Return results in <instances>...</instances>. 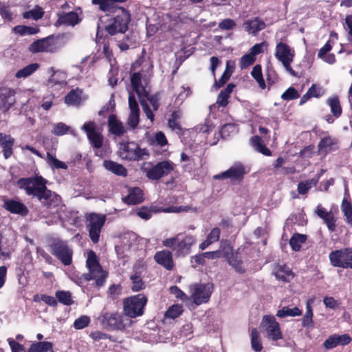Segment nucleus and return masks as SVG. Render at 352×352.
Segmentation results:
<instances>
[{
	"label": "nucleus",
	"instance_id": "48",
	"mask_svg": "<svg viewBox=\"0 0 352 352\" xmlns=\"http://www.w3.org/2000/svg\"><path fill=\"white\" fill-rule=\"evenodd\" d=\"M44 15V11L42 8L38 6H36L34 9L29 11L25 12L23 14L24 19H32L34 20H38L41 19Z\"/></svg>",
	"mask_w": 352,
	"mask_h": 352
},
{
	"label": "nucleus",
	"instance_id": "16",
	"mask_svg": "<svg viewBox=\"0 0 352 352\" xmlns=\"http://www.w3.org/2000/svg\"><path fill=\"white\" fill-rule=\"evenodd\" d=\"M126 1L127 0H91V3L98 6L99 11L105 13L107 16H110L120 12L121 9H125L119 4Z\"/></svg>",
	"mask_w": 352,
	"mask_h": 352
},
{
	"label": "nucleus",
	"instance_id": "46",
	"mask_svg": "<svg viewBox=\"0 0 352 352\" xmlns=\"http://www.w3.org/2000/svg\"><path fill=\"white\" fill-rule=\"evenodd\" d=\"M39 67L38 63L30 64L21 69H19L15 76L17 78H26L32 74Z\"/></svg>",
	"mask_w": 352,
	"mask_h": 352
},
{
	"label": "nucleus",
	"instance_id": "3",
	"mask_svg": "<svg viewBox=\"0 0 352 352\" xmlns=\"http://www.w3.org/2000/svg\"><path fill=\"white\" fill-rule=\"evenodd\" d=\"M148 298L144 294L133 295L123 300V313L129 318H135L144 314Z\"/></svg>",
	"mask_w": 352,
	"mask_h": 352
},
{
	"label": "nucleus",
	"instance_id": "64",
	"mask_svg": "<svg viewBox=\"0 0 352 352\" xmlns=\"http://www.w3.org/2000/svg\"><path fill=\"white\" fill-rule=\"evenodd\" d=\"M323 302L327 307L333 309L338 308L340 305V302L334 299V298L330 296L324 297L323 299Z\"/></svg>",
	"mask_w": 352,
	"mask_h": 352
},
{
	"label": "nucleus",
	"instance_id": "1",
	"mask_svg": "<svg viewBox=\"0 0 352 352\" xmlns=\"http://www.w3.org/2000/svg\"><path fill=\"white\" fill-rule=\"evenodd\" d=\"M47 181L42 176L22 177L17 180V186L23 190L26 195L36 199L41 206L47 209L58 206L61 201L60 196L48 189Z\"/></svg>",
	"mask_w": 352,
	"mask_h": 352
},
{
	"label": "nucleus",
	"instance_id": "28",
	"mask_svg": "<svg viewBox=\"0 0 352 352\" xmlns=\"http://www.w3.org/2000/svg\"><path fill=\"white\" fill-rule=\"evenodd\" d=\"M103 166L107 170L111 172L118 176L121 177H126L127 176V170L126 168L122 164H118L112 160H104L103 162Z\"/></svg>",
	"mask_w": 352,
	"mask_h": 352
},
{
	"label": "nucleus",
	"instance_id": "42",
	"mask_svg": "<svg viewBox=\"0 0 352 352\" xmlns=\"http://www.w3.org/2000/svg\"><path fill=\"white\" fill-rule=\"evenodd\" d=\"M52 346L50 342H36L31 344L29 352H47L52 349Z\"/></svg>",
	"mask_w": 352,
	"mask_h": 352
},
{
	"label": "nucleus",
	"instance_id": "45",
	"mask_svg": "<svg viewBox=\"0 0 352 352\" xmlns=\"http://www.w3.org/2000/svg\"><path fill=\"white\" fill-rule=\"evenodd\" d=\"M302 314V311L297 307L292 309L288 307H284L279 309L276 313V316L278 318H285L287 316H298Z\"/></svg>",
	"mask_w": 352,
	"mask_h": 352
},
{
	"label": "nucleus",
	"instance_id": "20",
	"mask_svg": "<svg viewBox=\"0 0 352 352\" xmlns=\"http://www.w3.org/2000/svg\"><path fill=\"white\" fill-rule=\"evenodd\" d=\"M155 261L167 270H173L175 263L173 258V254L170 251L163 250L157 251L154 255Z\"/></svg>",
	"mask_w": 352,
	"mask_h": 352
},
{
	"label": "nucleus",
	"instance_id": "22",
	"mask_svg": "<svg viewBox=\"0 0 352 352\" xmlns=\"http://www.w3.org/2000/svg\"><path fill=\"white\" fill-rule=\"evenodd\" d=\"M273 274L276 279L285 283L290 282L295 276L294 272L286 264H277L273 270Z\"/></svg>",
	"mask_w": 352,
	"mask_h": 352
},
{
	"label": "nucleus",
	"instance_id": "21",
	"mask_svg": "<svg viewBox=\"0 0 352 352\" xmlns=\"http://www.w3.org/2000/svg\"><path fill=\"white\" fill-rule=\"evenodd\" d=\"M3 207L12 214L26 216L29 210L26 206L20 201L13 199H5Z\"/></svg>",
	"mask_w": 352,
	"mask_h": 352
},
{
	"label": "nucleus",
	"instance_id": "11",
	"mask_svg": "<svg viewBox=\"0 0 352 352\" xmlns=\"http://www.w3.org/2000/svg\"><path fill=\"white\" fill-rule=\"evenodd\" d=\"M331 265L344 269H352V248L333 250L329 255Z\"/></svg>",
	"mask_w": 352,
	"mask_h": 352
},
{
	"label": "nucleus",
	"instance_id": "35",
	"mask_svg": "<svg viewBox=\"0 0 352 352\" xmlns=\"http://www.w3.org/2000/svg\"><path fill=\"white\" fill-rule=\"evenodd\" d=\"M327 104L330 107L331 112L335 118H338L342 115V109L338 96L329 98Z\"/></svg>",
	"mask_w": 352,
	"mask_h": 352
},
{
	"label": "nucleus",
	"instance_id": "47",
	"mask_svg": "<svg viewBox=\"0 0 352 352\" xmlns=\"http://www.w3.org/2000/svg\"><path fill=\"white\" fill-rule=\"evenodd\" d=\"M313 311L310 300H308L306 305V312L302 320V325L304 327H313Z\"/></svg>",
	"mask_w": 352,
	"mask_h": 352
},
{
	"label": "nucleus",
	"instance_id": "43",
	"mask_svg": "<svg viewBox=\"0 0 352 352\" xmlns=\"http://www.w3.org/2000/svg\"><path fill=\"white\" fill-rule=\"evenodd\" d=\"M251 346L256 352L261 351L263 348L260 338V333L256 328L252 329L251 332Z\"/></svg>",
	"mask_w": 352,
	"mask_h": 352
},
{
	"label": "nucleus",
	"instance_id": "15",
	"mask_svg": "<svg viewBox=\"0 0 352 352\" xmlns=\"http://www.w3.org/2000/svg\"><path fill=\"white\" fill-rule=\"evenodd\" d=\"M213 285L207 284H195L192 287V298L195 305H199L208 302L212 293Z\"/></svg>",
	"mask_w": 352,
	"mask_h": 352
},
{
	"label": "nucleus",
	"instance_id": "57",
	"mask_svg": "<svg viewBox=\"0 0 352 352\" xmlns=\"http://www.w3.org/2000/svg\"><path fill=\"white\" fill-rule=\"evenodd\" d=\"M69 127L65 124L59 122L54 126L52 133L55 135L60 136L66 134L69 131Z\"/></svg>",
	"mask_w": 352,
	"mask_h": 352
},
{
	"label": "nucleus",
	"instance_id": "9",
	"mask_svg": "<svg viewBox=\"0 0 352 352\" xmlns=\"http://www.w3.org/2000/svg\"><path fill=\"white\" fill-rule=\"evenodd\" d=\"M113 17L112 23L106 26L105 30L110 35L118 33L124 34L129 28L131 20V14L128 10L121 9V11Z\"/></svg>",
	"mask_w": 352,
	"mask_h": 352
},
{
	"label": "nucleus",
	"instance_id": "41",
	"mask_svg": "<svg viewBox=\"0 0 352 352\" xmlns=\"http://www.w3.org/2000/svg\"><path fill=\"white\" fill-rule=\"evenodd\" d=\"M57 300L67 306H69L74 304L72 299V293L69 291L58 290L55 293Z\"/></svg>",
	"mask_w": 352,
	"mask_h": 352
},
{
	"label": "nucleus",
	"instance_id": "34",
	"mask_svg": "<svg viewBox=\"0 0 352 352\" xmlns=\"http://www.w3.org/2000/svg\"><path fill=\"white\" fill-rule=\"evenodd\" d=\"M250 142L252 146L259 153L265 156H271L272 151L265 146L263 140L258 135H254L251 138Z\"/></svg>",
	"mask_w": 352,
	"mask_h": 352
},
{
	"label": "nucleus",
	"instance_id": "10",
	"mask_svg": "<svg viewBox=\"0 0 352 352\" xmlns=\"http://www.w3.org/2000/svg\"><path fill=\"white\" fill-rule=\"evenodd\" d=\"M246 174L245 167L241 162H236L228 170L215 175L213 178L216 180L230 179L233 184H240Z\"/></svg>",
	"mask_w": 352,
	"mask_h": 352
},
{
	"label": "nucleus",
	"instance_id": "31",
	"mask_svg": "<svg viewBox=\"0 0 352 352\" xmlns=\"http://www.w3.org/2000/svg\"><path fill=\"white\" fill-rule=\"evenodd\" d=\"M341 210L346 217V222L352 226V204L350 201V195L346 190L344 199L341 204Z\"/></svg>",
	"mask_w": 352,
	"mask_h": 352
},
{
	"label": "nucleus",
	"instance_id": "56",
	"mask_svg": "<svg viewBox=\"0 0 352 352\" xmlns=\"http://www.w3.org/2000/svg\"><path fill=\"white\" fill-rule=\"evenodd\" d=\"M140 122V112H130L127 124L133 129H135Z\"/></svg>",
	"mask_w": 352,
	"mask_h": 352
},
{
	"label": "nucleus",
	"instance_id": "50",
	"mask_svg": "<svg viewBox=\"0 0 352 352\" xmlns=\"http://www.w3.org/2000/svg\"><path fill=\"white\" fill-rule=\"evenodd\" d=\"M183 312L182 306L179 305H173L170 306L165 313V317L175 319L179 317Z\"/></svg>",
	"mask_w": 352,
	"mask_h": 352
},
{
	"label": "nucleus",
	"instance_id": "30",
	"mask_svg": "<svg viewBox=\"0 0 352 352\" xmlns=\"http://www.w3.org/2000/svg\"><path fill=\"white\" fill-rule=\"evenodd\" d=\"M108 125L109 131L116 135L121 136L125 133L122 123L117 119L116 116L114 114L109 116Z\"/></svg>",
	"mask_w": 352,
	"mask_h": 352
},
{
	"label": "nucleus",
	"instance_id": "17",
	"mask_svg": "<svg viewBox=\"0 0 352 352\" xmlns=\"http://www.w3.org/2000/svg\"><path fill=\"white\" fill-rule=\"evenodd\" d=\"M188 211V207L187 206H171L168 208H158L157 206H151L150 208L146 207L141 208L137 212V214L140 218L148 220L152 216V212H187Z\"/></svg>",
	"mask_w": 352,
	"mask_h": 352
},
{
	"label": "nucleus",
	"instance_id": "29",
	"mask_svg": "<svg viewBox=\"0 0 352 352\" xmlns=\"http://www.w3.org/2000/svg\"><path fill=\"white\" fill-rule=\"evenodd\" d=\"M144 201L143 191L138 187L129 190V195L124 198V201L128 205H136Z\"/></svg>",
	"mask_w": 352,
	"mask_h": 352
},
{
	"label": "nucleus",
	"instance_id": "25",
	"mask_svg": "<svg viewBox=\"0 0 352 352\" xmlns=\"http://www.w3.org/2000/svg\"><path fill=\"white\" fill-rule=\"evenodd\" d=\"M265 23L259 17L245 21L243 24V28L249 34L256 36L258 32L265 28Z\"/></svg>",
	"mask_w": 352,
	"mask_h": 352
},
{
	"label": "nucleus",
	"instance_id": "5",
	"mask_svg": "<svg viewBox=\"0 0 352 352\" xmlns=\"http://www.w3.org/2000/svg\"><path fill=\"white\" fill-rule=\"evenodd\" d=\"M106 216L102 214L91 212L85 216L86 229L89 236L94 243H98L100 240L101 230L105 223Z\"/></svg>",
	"mask_w": 352,
	"mask_h": 352
},
{
	"label": "nucleus",
	"instance_id": "33",
	"mask_svg": "<svg viewBox=\"0 0 352 352\" xmlns=\"http://www.w3.org/2000/svg\"><path fill=\"white\" fill-rule=\"evenodd\" d=\"M227 262L237 274H243L246 272V269L243 266V260L241 257L239 256L238 251H236L235 254L232 257L229 258Z\"/></svg>",
	"mask_w": 352,
	"mask_h": 352
},
{
	"label": "nucleus",
	"instance_id": "7",
	"mask_svg": "<svg viewBox=\"0 0 352 352\" xmlns=\"http://www.w3.org/2000/svg\"><path fill=\"white\" fill-rule=\"evenodd\" d=\"M274 55L282 63L287 72L292 76H297V73L291 67V63L293 62L295 56L294 49L291 48L285 43L279 42L276 44Z\"/></svg>",
	"mask_w": 352,
	"mask_h": 352
},
{
	"label": "nucleus",
	"instance_id": "37",
	"mask_svg": "<svg viewBox=\"0 0 352 352\" xmlns=\"http://www.w3.org/2000/svg\"><path fill=\"white\" fill-rule=\"evenodd\" d=\"M131 82L133 89L138 95L141 96L146 92L145 87L142 85V74L140 72H135L131 75Z\"/></svg>",
	"mask_w": 352,
	"mask_h": 352
},
{
	"label": "nucleus",
	"instance_id": "52",
	"mask_svg": "<svg viewBox=\"0 0 352 352\" xmlns=\"http://www.w3.org/2000/svg\"><path fill=\"white\" fill-rule=\"evenodd\" d=\"M299 96L300 95L297 90L294 87H290L283 92V94L281 95V98L283 100L289 101L297 99L299 98Z\"/></svg>",
	"mask_w": 352,
	"mask_h": 352
},
{
	"label": "nucleus",
	"instance_id": "59",
	"mask_svg": "<svg viewBox=\"0 0 352 352\" xmlns=\"http://www.w3.org/2000/svg\"><path fill=\"white\" fill-rule=\"evenodd\" d=\"M311 98H320L324 94V91L321 87L318 85L313 84L307 90Z\"/></svg>",
	"mask_w": 352,
	"mask_h": 352
},
{
	"label": "nucleus",
	"instance_id": "40",
	"mask_svg": "<svg viewBox=\"0 0 352 352\" xmlns=\"http://www.w3.org/2000/svg\"><path fill=\"white\" fill-rule=\"evenodd\" d=\"M219 251L221 257H223L226 261L235 254L233 246L227 241L221 243Z\"/></svg>",
	"mask_w": 352,
	"mask_h": 352
},
{
	"label": "nucleus",
	"instance_id": "26",
	"mask_svg": "<svg viewBox=\"0 0 352 352\" xmlns=\"http://www.w3.org/2000/svg\"><path fill=\"white\" fill-rule=\"evenodd\" d=\"M317 215L321 218L326 223L328 229L331 232H333L336 230V219L331 212H327L326 210L318 206L316 210Z\"/></svg>",
	"mask_w": 352,
	"mask_h": 352
},
{
	"label": "nucleus",
	"instance_id": "18",
	"mask_svg": "<svg viewBox=\"0 0 352 352\" xmlns=\"http://www.w3.org/2000/svg\"><path fill=\"white\" fill-rule=\"evenodd\" d=\"M16 91L8 87H0V109L3 113L8 112L15 104Z\"/></svg>",
	"mask_w": 352,
	"mask_h": 352
},
{
	"label": "nucleus",
	"instance_id": "58",
	"mask_svg": "<svg viewBox=\"0 0 352 352\" xmlns=\"http://www.w3.org/2000/svg\"><path fill=\"white\" fill-rule=\"evenodd\" d=\"M8 344L11 348L12 352H29L25 351V346L12 338L8 339Z\"/></svg>",
	"mask_w": 352,
	"mask_h": 352
},
{
	"label": "nucleus",
	"instance_id": "60",
	"mask_svg": "<svg viewBox=\"0 0 352 352\" xmlns=\"http://www.w3.org/2000/svg\"><path fill=\"white\" fill-rule=\"evenodd\" d=\"M236 25V22L231 19H226L219 23V28L222 30H232Z\"/></svg>",
	"mask_w": 352,
	"mask_h": 352
},
{
	"label": "nucleus",
	"instance_id": "61",
	"mask_svg": "<svg viewBox=\"0 0 352 352\" xmlns=\"http://www.w3.org/2000/svg\"><path fill=\"white\" fill-rule=\"evenodd\" d=\"M334 335L336 336V342H337V346H338V345H341V346L347 345L352 340V339L350 337V336L349 334H346V333H344V334H342V335H336V334H334Z\"/></svg>",
	"mask_w": 352,
	"mask_h": 352
},
{
	"label": "nucleus",
	"instance_id": "36",
	"mask_svg": "<svg viewBox=\"0 0 352 352\" xmlns=\"http://www.w3.org/2000/svg\"><path fill=\"white\" fill-rule=\"evenodd\" d=\"M307 239V236L306 234L294 233L289 240L292 250L295 252L300 251L302 245L306 242Z\"/></svg>",
	"mask_w": 352,
	"mask_h": 352
},
{
	"label": "nucleus",
	"instance_id": "8",
	"mask_svg": "<svg viewBox=\"0 0 352 352\" xmlns=\"http://www.w3.org/2000/svg\"><path fill=\"white\" fill-rule=\"evenodd\" d=\"M119 153L122 159L129 161H140L149 155L146 148H141L135 142H120Z\"/></svg>",
	"mask_w": 352,
	"mask_h": 352
},
{
	"label": "nucleus",
	"instance_id": "27",
	"mask_svg": "<svg viewBox=\"0 0 352 352\" xmlns=\"http://www.w3.org/2000/svg\"><path fill=\"white\" fill-rule=\"evenodd\" d=\"M78 14L74 11L58 14L57 23L59 25L74 26L80 22Z\"/></svg>",
	"mask_w": 352,
	"mask_h": 352
},
{
	"label": "nucleus",
	"instance_id": "6",
	"mask_svg": "<svg viewBox=\"0 0 352 352\" xmlns=\"http://www.w3.org/2000/svg\"><path fill=\"white\" fill-rule=\"evenodd\" d=\"M126 317L124 314L106 312L101 316V323L108 329L124 331L131 324V320Z\"/></svg>",
	"mask_w": 352,
	"mask_h": 352
},
{
	"label": "nucleus",
	"instance_id": "2",
	"mask_svg": "<svg viewBox=\"0 0 352 352\" xmlns=\"http://www.w3.org/2000/svg\"><path fill=\"white\" fill-rule=\"evenodd\" d=\"M196 242L194 235L179 233L175 236L164 240L162 243L164 246L170 248L177 257H184L190 253Z\"/></svg>",
	"mask_w": 352,
	"mask_h": 352
},
{
	"label": "nucleus",
	"instance_id": "51",
	"mask_svg": "<svg viewBox=\"0 0 352 352\" xmlns=\"http://www.w3.org/2000/svg\"><path fill=\"white\" fill-rule=\"evenodd\" d=\"M65 102L69 104H76L80 102V96L77 90L72 89L65 97Z\"/></svg>",
	"mask_w": 352,
	"mask_h": 352
},
{
	"label": "nucleus",
	"instance_id": "19",
	"mask_svg": "<svg viewBox=\"0 0 352 352\" xmlns=\"http://www.w3.org/2000/svg\"><path fill=\"white\" fill-rule=\"evenodd\" d=\"M87 136L89 141L93 147L100 148L103 144V136L96 129V124L94 122H86L82 126Z\"/></svg>",
	"mask_w": 352,
	"mask_h": 352
},
{
	"label": "nucleus",
	"instance_id": "62",
	"mask_svg": "<svg viewBox=\"0 0 352 352\" xmlns=\"http://www.w3.org/2000/svg\"><path fill=\"white\" fill-rule=\"evenodd\" d=\"M221 234V230L219 228H214L211 230L210 233L207 236V239L211 243H213L219 240Z\"/></svg>",
	"mask_w": 352,
	"mask_h": 352
},
{
	"label": "nucleus",
	"instance_id": "49",
	"mask_svg": "<svg viewBox=\"0 0 352 352\" xmlns=\"http://www.w3.org/2000/svg\"><path fill=\"white\" fill-rule=\"evenodd\" d=\"M14 31L20 35H32L38 33L39 29L38 28L19 25L14 28Z\"/></svg>",
	"mask_w": 352,
	"mask_h": 352
},
{
	"label": "nucleus",
	"instance_id": "32",
	"mask_svg": "<svg viewBox=\"0 0 352 352\" xmlns=\"http://www.w3.org/2000/svg\"><path fill=\"white\" fill-rule=\"evenodd\" d=\"M87 267L89 271L91 273H101L102 272V268L99 263L96 254L93 251L90 250L88 252L87 259Z\"/></svg>",
	"mask_w": 352,
	"mask_h": 352
},
{
	"label": "nucleus",
	"instance_id": "63",
	"mask_svg": "<svg viewBox=\"0 0 352 352\" xmlns=\"http://www.w3.org/2000/svg\"><path fill=\"white\" fill-rule=\"evenodd\" d=\"M204 253L199 254L193 256L191 258V263L193 267H197L198 265H204L205 264Z\"/></svg>",
	"mask_w": 352,
	"mask_h": 352
},
{
	"label": "nucleus",
	"instance_id": "4",
	"mask_svg": "<svg viewBox=\"0 0 352 352\" xmlns=\"http://www.w3.org/2000/svg\"><path fill=\"white\" fill-rule=\"evenodd\" d=\"M51 254L63 265H69L72 263L73 250L67 241L54 239L49 245Z\"/></svg>",
	"mask_w": 352,
	"mask_h": 352
},
{
	"label": "nucleus",
	"instance_id": "39",
	"mask_svg": "<svg viewBox=\"0 0 352 352\" xmlns=\"http://www.w3.org/2000/svg\"><path fill=\"white\" fill-rule=\"evenodd\" d=\"M318 184L317 178H311L306 181L300 182L298 184V192L300 195H306L308 191Z\"/></svg>",
	"mask_w": 352,
	"mask_h": 352
},
{
	"label": "nucleus",
	"instance_id": "23",
	"mask_svg": "<svg viewBox=\"0 0 352 352\" xmlns=\"http://www.w3.org/2000/svg\"><path fill=\"white\" fill-rule=\"evenodd\" d=\"M318 151L328 153L339 149V142L336 138L326 136L320 140L318 144Z\"/></svg>",
	"mask_w": 352,
	"mask_h": 352
},
{
	"label": "nucleus",
	"instance_id": "55",
	"mask_svg": "<svg viewBox=\"0 0 352 352\" xmlns=\"http://www.w3.org/2000/svg\"><path fill=\"white\" fill-rule=\"evenodd\" d=\"M90 322V319L87 316H82L77 318L74 322V327L76 329H82L87 327Z\"/></svg>",
	"mask_w": 352,
	"mask_h": 352
},
{
	"label": "nucleus",
	"instance_id": "53",
	"mask_svg": "<svg viewBox=\"0 0 352 352\" xmlns=\"http://www.w3.org/2000/svg\"><path fill=\"white\" fill-rule=\"evenodd\" d=\"M116 108L114 94H112L109 102L99 111L98 115L103 116L105 113L113 112Z\"/></svg>",
	"mask_w": 352,
	"mask_h": 352
},
{
	"label": "nucleus",
	"instance_id": "54",
	"mask_svg": "<svg viewBox=\"0 0 352 352\" xmlns=\"http://www.w3.org/2000/svg\"><path fill=\"white\" fill-rule=\"evenodd\" d=\"M256 60V57L250 53L243 55L240 60V66L242 69L247 68L254 64Z\"/></svg>",
	"mask_w": 352,
	"mask_h": 352
},
{
	"label": "nucleus",
	"instance_id": "14",
	"mask_svg": "<svg viewBox=\"0 0 352 352\" xmlns=\"http://www.w3.org/2000/svg\"><path fill=\"white\" fill-rule=\"evenodd\" d=\"M58 50L56 40L53 35L34 41L29 47L32 53L49 52L54 53Z\"/></svg>",
	"mask_w": 352,
	"mask_h": 352
},
{
	"label": "nucleus",
	"instance_id": "24",
	"mask_svg": "<svg viewBox=\"0 0 352 352\" xmlns=\"http://www.w3.org/2000/svg\"><path fill=\"white\" fill-rule=\"evenodd\" d=\"M14 138L10 135L4 134L0 132V146L5 159H8L13 154V146Z\"/></svg>",
	"mask_w": 352,
	"mask_h": 352
},
{
	"label": "nucleus",
	"instance_id": "44",
	"mask_svg": "<svg viewBox=\"0 0 352 352\" xmlns=\"http://www.w3.org/2000/svg\"><path fill=\"white\" fill-rule=\"evenodd\" d=\"M252 76L256 80L261 89H264L266 87L265 80L263 77L262 67L261 65H256L251 72Z\"/></svg>",
	"mask_w": 352,
	"mask_h": 352
},
{
	"label": "nucleus",
	"instance_id": "13",
	"mask_svg": "<svg viewBox=\"0 0 352 352\" xmlns=\"http://www.w3.org/2000/svg\"><path fill=\"white\" fill-rule=\"evenodd\" d=\"M174 169L173 162L167 160L158 162L150 168L144 169L146 176L151 180H158L164 175L170 173Z\"/></svg>",
	"mask_w": 352,
	"mask_h": 352
},
{
	"label": "nucleus",
	"instance_id": "12",
	"mask_svg": "<svg viewBox=\"0 0 352 352\" xmlns=\"http://www.w3.org/2000/svg\"><path fill=\"white\" fill-rule=\"evenodd\" d=\"M261 327L264 329L268 339L277 341L283 338L280 324L276 321L274 316L265 315L263 317Z\"/></svg>",
	"mask_w": 352,
	"mask_h": 352
},
{
	"label": "nucleus",
	"instance_id": "38",
	"mask_svg": "<svg viewBox=\"0 0 352 352\" xmlns=\"http://www.w3.org/2000/svg\"><path fill=\"white\" fill-rule=\"evenodd\" d=\"M130 279L132 282L131 290L133 292H139L145 288V283L142 280L141 272H136L130 276Z\"/></svg>",
	"mask_w": 352,
	"mask_h": 352
}]
</instances>
